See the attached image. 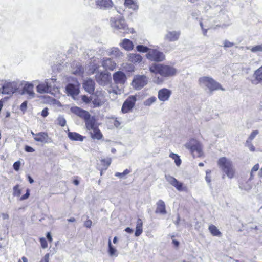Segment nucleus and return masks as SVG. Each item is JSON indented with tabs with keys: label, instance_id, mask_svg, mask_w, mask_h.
Returning <instances> with one entry per match:
<instances>
[{
	"label": "nucleus",
	"instance_id": "f257e3e1",
	"mask_svg": "<svg viewBox=\"0 0 262 262\" xmlns=\"http://www.w3.org/2000/svg\"><path fill=\"white\" fill-rule=\"evenodd\" d=\"M150 72L159 74L162 77H169L176 75L177 70L172 66L153 63L149 67Z\"/></svg>",
	"mask_w": 262,
	"mask_h": 262
},
{
	"label": "nucleus",
	"instance_id": "f03ea898",
	"mask_svg": "<svg viewBox=\"0 0 262 262\" xmlns=\"http://www.w3.org/2000/svg\"><path fill=\"white\" fill-rule=\"evenodd\" d=\"M199 84L202 88H206L210 92L221 90L225 91L221 85L209 76L201 77L198 80Z\"/></svg>",
	"mask_w": 262,
	"mask_h": 262
},
{
	"label": "nucleus",
	"instance_id": "7ed1b4c3",
	"mask_svg": "<svg viewBox=\"0 0 262 262\" xmlns=\"http://www.w3.org/2000/svg\"><path fill=\"white\" fill-rule=\"evenodd\" d=\"M217 164L229 178L231 179L233 178L235 171L233 167L232 162L230 159L225 157H221L219 159Z\"/></svg>",
	"mask_w": 262,
	"mask_h": 262
},
{
	"label": "nucleus",
	"instance_id": "20e7f679",
	"mask_svg": "<svg viewBox=\"0 0 262 262\" xmlns=\"http://www.w3.org/2000/svg\"><path fill=\"white\" fill-rule=\"evenodd\" d=\"M111 26L123 34L133 33L134 30L132 28H129L126 25L125 19L120 16L112 17L111 18Z\"/></svg>",
	"mask_w": 262,
	"mask_h": 262
},
{
	"label": "nucleus",
	"instance_id": "39448f33",
	"mask_svg": "<svg viewBox=\"0 0 262 262\" xmlns=\"http://www.w3.org/2000/svg\"><path fill=\"white\" fill-rule=\"evenodd\" d=\"M185 147L189 149L194 157H200L203 155L202 147L199 141L191 139L185 144Z\"/></svg>",
	"mask_w": 262,
	"mask_h": 262
},
{
	"label": "nucleus",
	"instance_id": "423d86ee",
	"mask_svg": "<svg viewBox=\"0 0 262 262\" xmlns=\"http://www.w3.org/2000/svg\"><path fill=\"white\" fill-rule=\"evenodd\" d=\"M86 129L90 132L91 137L94 139L100 140L103 135L98 127L96 121L94 118L93 120H90L85 125Z\"/></svg>",
	"mask_w": 262,
	"mask_h": 262
},
{
	"label": "nucleus",
	"instance_id": "0eeeda50",
	"mask_svg": "<svg viewBox=\"0 0 262 262\" xmlns=\"http://www.w3.org/2000/svg\"><path fill=\"white\" fill-rule=\"evenodd\" d=\"M146 56L148 60L157 62L163 61L165 59L164 54L156 49H150Z\"/></svg>",
	"mask_w": 262,
	"mask_h": 262
},
{
	"label": "nucleus",
	"instance_id": "6e6552de",
	"mask_svg": "<svg viewBox=\"0 0 262 262\" xmlns=\"http://www.w3.org/2000/svg\"><path fill=\"white\" fill-rule=\"evenodd\" d=\"M71 111L76 115L84 119L85 125H86L88 121L90 120H93L94 119L93 117H91V115L87 111L77 106L72 107L71 108Z\"/></svg>",
	"mask_w": 262,
	"mask_h": 262
},
{
	"label": "nucleus",
	"instance_id": "1a4fd4ad",
	"mask_svg": "<svg viewBox=\"0 0 262 262\" xmlns=\"http://www.w3.org/2000/svg\"><path fill=\"white\" fill-rule=\"evenodd\" d=\"M147 78L144 75L136 76L132 83V86L137 90H140L147 83Z\"/></svg>",
	"mask_w": 262,
	"mask_h": 262
},
{
	"label": "nucleus",
	"instance_id": "9d476101",
	"mask_svg": "<svg viewBox=\"0 0 262 262\" xmlns=\"http://www.w3.org/2000/svg\"><path fill=\"white\" fill-rule=\"evenodd\" d=\"M136 101V97L135 96H130L128 97L126 100L124 102L121 111L123 113H127L130 112L134 107Z\"/></svg>",
	"mask_w": 262,
	"mask_h": 262
},
{
	"label": "nucleus",
	"instance_id": "9b49d317",
	"mask_svg": "<svg viewBox=\"0 0 262 262\" xmlns=\"http://www.w3.org/2000/svg\"><path fill=\"white\" fill-rule=\"evenodd\" d=\"M165 178L166 180L178 191H186L187 190V187L184 186L182 183L178 181L175 178L170 175H165Z\"/></svg>",
	"mask_w": 262,
	"mask_h": 262
},
{
	"label": "nucleus",
	"instance_id": "f8f14e48",
	"mask_svg": "<svg viewBox=\"0 0 262 262\" xmlns=\"http://www.w3.org/2000/svg\"><path fill=\"white\" fill-rule=\"evenodd\" d=\"M4 86V94H11L14 93L18 89V84L15 81L12 82H3Z\"/></svg>",
	"mask_w": 262,
	"mask_h": 262
},
{
	"label": "nucleus",
	"instance_id": "ddd939ff",
	"mask_svg": "<svg viewBox=\"0 0 262 262\" xmlns=\"http://www.w3.org/2000/svg\"><path fill=\"white\" fill-rule=\"evenodd\" d=\"M96 79L100 85H106L110 83L111 80L110 74L105 72L98 73L96 75Z\"/></svg>",
	"mask_w": 262,
	"mask_h": 262
},
{
	"label": "nucleus",
	"instance_id": "4468645a",
	"mask_svg": "<svg viewBox=\"0 0 262 262\" xmlns=\"http://www.w3.org/2000/svg\"><path fill=\"white\" fill-rule=\"evenodd\" d=\"M113 80L116 84L123 85L126 81L125 74L121 71H117L113 74Z\"/></svg>",
	"mask_w": 262,
	"mask_h": 262
},
{
	"label": "nucleus",
	"instance_id": "2eb2a0df",
	"mask_svg": "<svg viewBox=\"0 0 262 262\" xmlns=\"http://www.w3.org/2000/svg\"><path fill=\"white\" fill-rule=\"evenodd\" d=\"M181 35L180 31H168L164 35V39L169 42L177 41Z\"/></svg>",
	"mask_w": 262,
	"mask_h": 262
},
{
	"label": "nucleus",
	"instance_id": "dca6fc26",
	"mask_svg": "<svg viewBox=\"0 0 262 262\" xmlns=\"http://www.w3.org/2000/svg\"><path fill=\"white\" fill-rule=\"evenodd\" d=\"M31 134L34 137V140L36 141L42 143H49L51 142V139L46 132H40L35 134L33 132H31Z\"/></svg>",
	"mask_w": 262,
	"mask_h": 262
},
{
	"label": "nucleus",
	"instance_id": "f3484780",
	"mask_svg": "<svg viewBox=\"0 0 262 262\" xmlns=\"http://www.w3.org/2000/svg\"><path fill=\"white\" fill-rule=\"evenodd\" d=\"M51 80H46L45 82L40 83L37 86V91L40 93H48L50 91V89L55 85L52 84Z\"/></svg>",
	"mask_w": 262,
	"mask_h": 262
},
{
	"label": "nucleus",
	"instance_id": "a211bd4d",
	"mask_svg": "<svg viewBox=\"0 0 262 262\" xmlns=\"http://www.w3.org/2000/svg\"><path fill=\"white\" fill-rule=\"evenodd\" d=\"M33 89V85L32 83L27 82L23 87L22 94L28 95V98L29 99L33 98L35 97Z\"/></svg>",
	"mask_w": 262,
	"mask_h": 262
},
{
	"label": "nucleus",
	"instance_id": "6ab92c4d",
	"mask_svg": "<svg viewBox=\"0 0 262 262\" xmlns=\"http://www.w3.org/2000/svg\"><path fill=\"white\" fill-rule=\"evenodd\" d=\"M171 94V91L170 90L163 88L159 91L158 97L160 101L164 102L169 99Z\"/></svg>",
	"mask_w": 262,
	"mask_h": 262
},
{
	"label": "nucleus",
	"instance_id": "aec40b11",
	"mask_svg": "<svg viewBox=\"0 0 262 262\" xmlns=\"http://www.w3.org/2000/svg\"><path fill=\"white\" fill-rule=\"evenodd\" d=\"M253 78L251 80L252 84L257 85L262 83V66L255 71Z\"/></svg>",
	"mask_w": 262,
	"mask_h": 262
},
{
	"label": "nucleus",
	"instance_id": "412c9836",
	"mask_svg": "<svg viewBox=\"0 0 262 262\" xmlns=\"http://www.w3.org/2000/svg\"><path fill=\"white\" fill-rule=\"evenodd\" d=\"M95 1L97 7L99 9H109L113 5L112 0H95Z\"/></svg>",
	"mask_w": 262,
	"mask_h": 262
},
{
	"label": "nucleus",
	"instance_id": "4be33fe9",
	"mask_svg": "<svg viewBox=\"0 0 262 262\" xmlns=\"http://www.w3.org/2000/svg\"><path fill=\"white\" fill-rule=\"evenodd\" d=\"M101 63L102 66L106 70L113 71L116 67V63L110 58H104Z\"/></svg>",
	"mask_w": 262,
	"mask_h": 262
},
{
	"label": "nucleus",
	"instance_id": "5701e85b",
	"mask_svg": "<svg viewBox=\"0 0 262 262\" xmlns=\"http://www.w3.org/2000/svg\"><path fill=\"white\" fill-rule=\"evenodd\" d=\"M83 86L87 92L93 94L95 91V82L91 79L84 80Z\"/></svg>",
	"mask_w": 262,
	"mask_h": 262
},
{
	"label": "nucleus",
	"instance_id": "b1692460",
	"mask_svg": "<svg viewBox=\"0 0 262 262\" xmlns=\"http://www.w3.org/2000/svg\"><path fill=\"white\" fill-rule=\"evenodd\" d=\"M68 94L72 96L77 95L79 94V84L70 83L66 86Z\"/></svg>",
	"mask_w": 262,
	"mask_h": 262
},
{
	"label": "nucleus",
	"instance_id": "393cba45",
	"mask_svg": "<svg viewBox=\"0 0 262 262\" xmlns=\"http://www.w3.org/2000/svg\"><path fill=\"white\" fill-rule=\"evenodd\" d=\"M107 54L108 56L113 57L121 59L123 57V53L120 51V50L115 47H113L107 51Z\"/></svg>",
	"mask_w": 262,
	"mask_h": 262
},
{
	"label": "nucleus",
	"instance_id": "a878e982",
	"mask_svg": "<svg viewBox=\"0 0 262 262\" xmlns=\"http://www.w3.org/2000/svg\"><path fill=\"white\" fill-rule=\"evenodd\" d=\"M156 209L155 212L161 214H165L167 213L165 203L162 200H159L156 203Z\"/></svg>",
	"mask_w": 262,
	"mask_h": 262
},
{
	"label": "nucleus",
	"instance_id": "bb28decb",
	"mask_svg": "<svg viewBox=\"0 0 262 262\" xmlns=\"http://www.w3.org/2000/svg\"><path fill=\"white\" fill-rule=\"evenodd\" d=\"M68 136L71 140L76 141H82L85 138L84 136L76 132H69Z\"/></svg>",
	"mask_w": 262,
	"mask_h": 262
},
{
	"label": "nucleus",
	"instance_id": "cd10ccee",
	"mask_svg": "<svg viewBox=\"0 0 262 262\" xmlns=\"http://www.w3.org/2000/svg\"><path fill=\"white\" fill-rule=\"evenodd\" d=\"M120 45L126 51L132 50L134 48L133 42L128 39H124L120 43Z\"/></svg>",
	"mask_w": 262,
	"mask_h": 262
},
{
	"label": "nucleus",
	"instance_id": "c85d7f7f",
	"mask_svg": "<svg viewBox=\"0 0 262 262\" xmlns=\"http://www.w3.org/2000/svg\"><path fill=\"white\" fill-rule=\"evenodd\" d=\"M124 5L126 7L133 10H137L139 6L137 0H125Z\"/></svg>",
	"mask_w": 262,
	"mask_h": 262
},
{
	"label": "nucleus",
	"instance_id": "c756f323",
	"mask_svg": "<svg viewBox=\"0 0 262 262\" xmlns=\"http://www.w3.org/2000/svg\"><path fill=\"white\" fill-rule=\"evenodd\" d=\"M143 222L141 219H138L137 221L136 231L135 235L136 237L139 236L143 232Z\"/></svg>",
	"mask_w": 262,
	"mask_h": 262
},
{
	"label": "nucleus",
	"instance_id": "7c9ffc66",
	"mask_svg": "<svg viewBox=\"0 0 262 262\" xmlns=\"http://www.w3.org/2000/svg\"><path fill=\"white\" fill-rule=\"evenodd\" d=\"M72 68V72L74 74L80 75L82 73L83 68L79 63H73Z\"/></svg>",
	"mask_w": 262,
	"mask_h": 262
},
{
	"label": "nucleus",
	"instance_id": "2f4dec72",
	"mask_svg": "<svg viewBox=\"0 0 262 262\" xmlns=\"http://www.w3.org/2000/svg\"><path fill=\"white\" fill-rule=\"evenodd\" d=\"M129 60L133 63H139L142 60L141 56L137 54H130L128 55Z\"/></svg>",
	"mask_w": 262,
	"mask_h": 262
},
{
	"label": "nucleus",
	"instance_id": "473e14b6",
	"mask_svg": "<svg viewBox=\"0 0 262 262\" xmlns=\"http://www.w3.org/2000/svg\"><path fill=\"white\" fill-rule=\"evenodd\" d=\"M209 230L213 236H219L221 235V232L219 230L217 227L213 225L209 226Z\"/></svg>",
	"mask_w": 262,
	"mask_h": 262
},
{
	"label": "nucleus",
	"instance_id": "72a5a7b5",
	"mask_svg": "<svg viewBox=\"0 0 262 262\" xmlns=\"http://www.w3.org/2000/svg\"><path fill=\"white\" fill-rule=\"evenodd\" d=\"M169 157L174 160V163L177 166H179L181 165V160L177 154L171 153Z\"/></svg>",
	"mask_w": 262,
	"mask_h": 262
},
{
	"label": "nucleus",
	"instance_id": "f704fd0d",
	"mask_svg": "<svg viewBox=\"0 0 262 262\" xmlns=\"http://www.w3.org/2000/svg\"><path fill=\"white\" fill-rule=\"evenodd\" d=\"M246 48L247 50H250L253 53L262 51V45H259L254 47L249 46Z\"/></svg>",
	"mask_w": 262,
	"mask_h": 262
},
{
	"label": "nucleus",
	"instance_id": "c9c22d12",
	"mask_svg": "<svg viewBox=\"0 0 262 262\" xmlns=\"http://www.w3.org/2000/svg\"><path fill=\"white\" fill-rule=\"evenodd\" d=\"M157 100V98L155 96H152L146 100H145L143 104L145 106H149L153 103H154Z\"/></svg>",
	"mask_w": 262,
	"mask_h": 262
},
{
	"label": "nucleus",
	"instance_id": "e433bc0d",
	"mask_svg": "<svg viewBox=\"0 0 262 262\" xmlns=\"http://www.w3.org/2000/svg\"><path fill=\"white\" fill-rule=\"evenodd\" d=\"M108 92L110 94L112 93L115 95H120L122 93V88H118L117 87H111L108 90Z\"/></svg>",
	"mask_w": 262,
	"mask_h": 262
},
{
	"label": "nucleus",
	"instance_id": "4c0bfd02",
	"mask_svg": "<svg viewBox=\"0 0 262 262\" xmlns=\"http://www.w3.org/2000/svg\"><path fill=\"white\" fill-rule=\"evenodd\" d=\"M117 250L115 248H114L111 244V239H110L108 240V253L111 256H113L114 255H115L117 256V254H115L116 253Z\"/></svg>",
	"mask_w": 262,
	"mask_h": 262
},
{
	"label": "nucleus",
	"instance_id": "58836bf2",
	"mask_svg": "<svg viewBox=\"0 0 262 262\" xmlns=\"http://www.w3.org/2000/svg\"><path fill=\"white\" fill-rule=\"evenodd\" d=\"M101 163L104 166V169L106 170L111 163V159L110 158L103 159L101 160Z\"/></svg>",
	"mask_w": 262,
	"mask_h": 262
},
{
	"label": "nucleus",
	"instance_id": "ea45409f",
	"mask_svg": "<svg viewBox=\"0 0 262 262\" xmlns=\"http://www.w3.org/2000/svg\"><path fill=\"white\" fill-rule=\"evenodd\" d=\"M136 49L138 52H142V53H146L147 52V53L148 52L149 50L150 49V48H149L146 46H144L143 45L137 46L136 47Z\"/></svg>",
	"mask_w": 262,
	"mask_h": 262
},
{
	"label": "nucleus",
	"instance_id": "a19ab883",
	"mask_svg": "<svg viewBox=\"0 0 262 262\" xmlns=\"http://www.w3.org/2000/svg\"><path fill=\"white\" fill-rule=\"evenodd\" d=\"M58 124L61 126H64L66 124V120L63 116H60L57 119Z\"/></svg>",
	"mask_w": 262,
	"mask_h": 262
},
{
	"label": "nucleus",
	"instance_id": "79ce46f5",
	"mask_svg": "<svg viewBox=\"0 0 262 262\" xmlns=\"http://www.w3.org/2000/svg\"><path fill=\"white\" fill-rule=\"evenodd\" d=\"M13 194L15 196H19L21 194V190L19 188L18 185H16L13 187Z\"/></svg>",
	"mask_w": 262,
	"mask_h": 262
},
{
	"label": "nucleus",
	"instance_id": "37998d69",
	"mask_svg": "<svg viewBox=\"0 0 262 262\" xmlns=\"http://www.w3.org/2000/svg\"><path fill=\"white\" fill-rule=\"evenodd\" d=\"M210 173H211L210 170H206V176L205 177V180H206V182H207L208 184L209 185H211V181Z\"/></svg>",
	"mask_w": 262,
	"mask_h": 262
},
{
	"label": "nucleus",
	"instance_id": "c03bdc74",
	"mask_svg": "<svg viewBox=\"0 0 262 262\" xmlns=\"http://www.w3.org/2000/svg\"><path fill=\"white\" fill-rule=\"evenodd\" d=\"M246 145L249 148L250 151H255V147L252 145L251 141L249 140H247L246 143Z\"/></svg>",
	"mask_w": 262,
	"mask_h": 262
},
{
	"label": "nucleus",
	"instance_id": "a18cd8bd",
	"mask_svg": "<svg viewBox=\"0 0 262 262\" xmlns=\"http://www.w3.org/2000/svg\"><path fill=\"white\" fill-rule=\"evenodd\" d=\"M40 244H41V247L42 248L45 249V248H47V247H48L47 242L45 238H43V237L40 238Z\"/></svg>",
	"mask_w": 262,
	"mask_h": 262
},
{
	"label": "nucleus",
	"instance_id": "49530a36",
	"mask_svg": "<svg viewBox=\"0 0 262 262\" xmlns=\"http://www.w3.org/2000/svg\"><path fill=\"white\" fill-rule=\"evenodd\" d=\"M258 133V132L257 130L253 131L247 140L252 141V140L255 137Z\"/></svg>",
	"mask_w": 262,
	"mask_h": 262
},
{
	"label": "nucleus",
	"instance_id": "de8ad7c7",
	"mask_svg": "<svg viewBox=\"0 0 262 262\" xmlns=\"http://www.w3.org/2000/svg\"><path fill=\"white\" fill-rule=\"evenodd\" d=\"M27 107V101H25L23 102L20 106V110L23 112H25Z\"/></svg>",
	"mask_w": 262,
	"mask_h": 262
},
{
	"label": "nucleus",
	"instance_id": "09e8293b",
	"mask_svg": "<svg viewBox=\"0 0 262 262\" xmlns=\"http://www.w3.org/2000/svg\"><path fill=\"white\" fill-rule=\"evenodd\" d=\"M234 46V43L231 42L227 40H226L224 42V48H230Z\"/></svg>",
	"mask_w": 262,
	"mask_h": 262
},
{
	"label": "nucleus",
	"instance_id": "8fccbe9b",
	"mask_svg": "<svg viewBox=\"0 0 262 262\" xmlns=\"http://www.w3.org/2000/svg\"><path fill=\"white\" fill-rule=\"evenodd\" d=\"M20 166V162L17 161L13 164V168L16 171H18Z\"/></svg>",
	"mask_w": 262,
	"mask_h": 262
},
{
	"label": "nucleus",
	"instance_id": "3c124183",
	"mask_svg": "<svg viewBox=\"0 0 262 262\" xmlns=\"http://www.w3.org/2000/svg\"><path fill=\"white\" fill-rule=\"evenodd\" d=\"M82 100L83 102H84L86 104L90 103V101H91V99H90V98L85 95L82 96Z\"/></svg>",
	"mask_w": 262,
	"mask_h": 262
},
{
	"label": "nucleus",
	"instance_id": "603ef678",
	"mask_svg": "<svg viewBox=\"0 0 262 262\" xmlns=\"http://www.w3.org/2000/svg\"><path fill=\"white\" fill-rule=\"evenodd\" d=\"M49 114L48 108L47 107L45 108L41 112V115L43 117H47Z\"/></svg>",
	"mask_w": 262,
	"mask_h": 262
},
{
	"label": "nucleus",
	"instance_id": "864d4df0",
	"mask_svg": "<svg viewBox=\"0 0 262 262\" xmlns=\"http://www.w3.org/2000/svg\"><path fill=\"white\" fill-rule=\"evenodd\" d=\"M30 195L29 190L27 189L26 194L22 195L20 199V200H24L27 199Z\"/></svg>",
	"mask_w": 262,
	"mask_h": 262
},
{
	"label": "nucleus",
	"instance_id": "5fc2aeb1",
	"mask_svg": "<svg viewBox=\"0 0 262 262\" xmlns=\"http://www.w3.org/2000/svg\"><path fill=\"white\" fill-rule=\"evenodd\" d=\"M50 254H46L40 262H49Z\"/></svg>",
	"mask_w": 262,
	"mask_h": 262
},
{
	"label": "nucleus",
	"instance_id": "6e6d98bb",
	"mask_svg": "<svg viewBox=\"0 0 262 262\" xmlns=\"http://www.w3.org/2000/svg\"><path fill=\"white\" fill-rule=\"evenodd\" d=\"M259 169V165L258 164L255 165L251 169V177L252 176V173L253 172L257 171Z\"/></svg>",
	"mask_w": 262,
	"mask_h": 262
},
{
	"label": "nucleus",
	"instance_id": "4d7b16f0",
	"mask_svg": "<svg viewBox=\"0 0 262 262\" xmlns=\"http://www.w3.org/2000/svg\"><path fill=\"white\" fill-rule=\"evenodd\" d=\"M92 222L91 220H86V221L84 222V226H85V227H86V228H90V227H91V225H92Z\"/></svg>",
	"mask_w": 262,
	"mask_h": 262
},
{
	"label": "nucleus",
	"instance_id": "13d9d810",
	"mask_svg": "<svg viewBox=\"0 0 262 262\" xmlns=\"http://www.w3.org/2000/svg\"><path fill=\"white\" fill-rule=\"evenodd\" d=\"M25 151L28 152H33L35 151V150L32 147L28 145L25 146Z\"/></svg>",
	"mask_w": 262,
	"mask_h": 262
},
{
	"label": "nucleus",
	"instance_id": "bf43d9fd",
	"mask_svg": "<svg viewBox=\"0 0 262 262\" xmlns=\"http://www.w3.org/2000/svg\"><path fill=\"white\" fill-rule=\"evenodd\" d=\"M1 215L2 217V219L5 220H8L9 219V215L7 213H2L1 214Z\"/></svg>",
	"mask_w": 262,
	"mask_h": 262
},
{
	"label": "nucleus",
	"instance_id": "052dcab7",
	"mask_svg": "<svg viewBox=\"0 0 262 262\" xmlns=\"http://www.w3.org/2000/svg\"><path fill=\"white\" fill-rule=\"evenodd\" d=\"M121 124L120 122L117 118L114 121V125L115 127H118Z\"/></svg>",
	"mask_w": 262,
	"mask_h": 262
},
{
	"label": "nucleus",
	"instance_id": "680f3d73",
	"mask_svg": "<svg viewBox=\"0 0 262 262\" xmlns=\"http://www.w3.org/2000/svg\"><path fill=\"white\" fill-rule=\"evenodd\" d=\"M243 188L248 191L251 188V186L247 183L243 186Z\"/></svg>",
	"mask_w": 262,
	"mask_h": 262
},
{
	"label": "nucleus",
	"instance_id": "e2e57ef3",
	"mask_svg": "<svg viewBox=\"0 0 262 262\" xmlns=\"http://www.w3.org/2000/svg\"><path fill=\"white\" fill-rule=\"evenodd\" d=\"M200 25L202 28V31H203V34L204 35H206V34H207V29H204L203 27V24L202 23H200Z\"/></svg>",
	"mask_w": 262,
	"mask_h": 262
},
{
	"label": "nucleus",
	"instance_id": "0e129e2a",
	"mask_svg": "<svg viewBox=\"0 0 262 262\" xmlns=\"http://www.w3.org/2000/svg\"><path fill=\"white\" fill-rule=\"evenodd\" d=\"M4 86L3 85V82H0V95L1 94H4L3 93Z\"/></svg>",
	"mask_w": 262,
	"mask_h": 262
},
{
	"label": "nucleus",
	"instance_id": "69168bd1",
	"mask_svg": "<svg viewBox=\"0 0 262 262\" xmlns=\"http://www.w3.org/2000/svg\"><path fill=\"white\" fill-rule=\"evenodd\" d=\"M115 176L116 177H119L120 178H122L123 176H124L123 174V173H120V172H116L115 174Z\"/></svg>",
	"mask_w": 262,
	"mask_h": 262
},
{
	"label": "nucleus",
	"instance_id": "338daca9",
	"mask_svg": "<svg viewBox=\"0 0 262 262\" xmlns=\"http://www.w3.org/2000/svg\"><path fill=\"white\" fill-rule=\"evenodd\" d=\"M125 231L127 232V233H132L133 232V230L132 229H131L129 227H127L125 229Z\"/></svg>",
	"mask_w": 262,
	"mask_h": 262
},
{
	"label": "nucleus",
	"instance_id": "774afa93",
	"mask_svg": "<svg viewBox=\"0 0 262 262\" xmlns=\"http://www.w3.org/2000/svg\"><path fill=\"white\" fill-rule=\"evenodd\" d=\"M47 238L50 242L52 241V238L50 232L47 233Z\"/></svg>",
	"mask_w": 262,
	"mask_h": 262
}]
</instances>
